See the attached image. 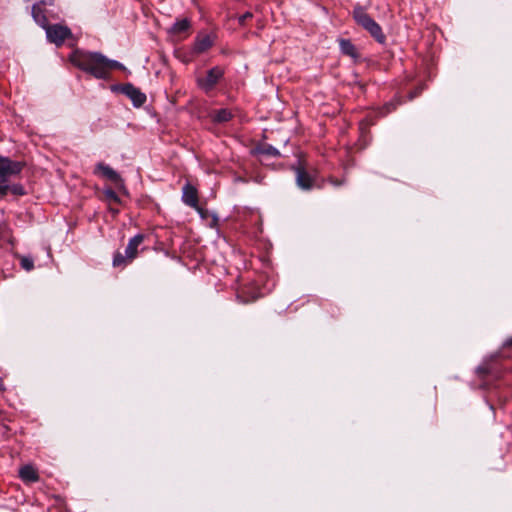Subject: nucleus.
<instances>
[{
  "label": "nucleus",
  "instance_id": "obj_1",
  "mask_svg": "<svg viewBox=\"0 0 512 512\" xmlns=\"http://www.w3.org/2000/svg\"><path fill=\"white\" fill-rule=\"evenodd\" d=\"M70 62L80 70L87 72L97 79H104V55L99 52L74 50Z\"/></svg>",
  "mask_w": 512,
  "mask_h": 512
},
{
  "label": "nucleus",
  "instance_id": "obj_2",
  "mask_svg": "<svg viewBox=\"0 0 512 512\" xmlns=\"http://www.w3.org/2000/svg\"><path fill=\"white\" fill-rule=\"evenodd\" d=\"M25 164L20 161H14L8 157L0 156V197L7 195L9 183L15 177L19 176Z\"/></svg>",
  "mask_w": 512,
  "mask_h": 512
},
{
  "label": "nucleus",
  "instance_id": "obj_3",
  "mask_svg": "<svg viewBox=\"0 0 512 512\" xmlns=\"http://www.w3.org/2000/svg\"><path fill=\"white\" fill-rule=\"evenodd\" d=\"M353 18L356 23L365 29L378 43H385L386 36L383 33L381 26L370 17L363 7L359 5L354 7Z\"/></svg>",
  "mask_w": 512,
  "mask_h": 512
},
{
  "label": "nucleus",
  "instance_id": "obj_4",
  "mask_svg": "<svg viewBox=\"0 0 512 512\" xmlns=\"http://www.w3.org/2000/svg\"><path fill=\"white\" fill-rule=\"evenodd\" d=\"M145 236L143 234H137L132 237L125 249V254L116 252L113 257L114 267H124L128 263H131L138 255V248L144 242Z\"/></svg>",
  "mask_w": 512,
  "mask_h": 512
},
{
  "label": "nucleus",
  "instance_id": "obj_5",
  "mask_svg": "<svg viewBox=\"0 0 512 512\" xmlns=\"http://www.w3.org/2000/svg\"><path fill=\"white\" fill-rule=\"evenodd\" d=\"M43 29L46 31L48 41L57 46L62 45L72 35L71 30L67 26L60 24L49 25L48 23Z\"/></svg>",
  "mask_w": 512,
  "mask_h": 512
},
{
  "label": "nucleus",
  "instance_id": "obj_6",
  "mask_svg": "<svg viewBox=\"0 0 512 512\" xmlns=\"http://www.w3.org/2000/svg\"><path fill=\"white\" fill-rule=\"evenodd\" d=\"M223 75L224 70L219 66H215L208 70L205 77L198 78V86L205 92H208L215 87V85L219 82Z\"/></svg>",
  "mask_w": 512,
  "mask_h": 512
},
{
  "label": "nucleus",
  "instance_id": "obj_7",
  "mask_svg": "<svg viewBox=\"0 0 512 512\" xmlns=\"http://www.w3.org/2000/svg\"><path fill=\"white\" fill-rule=\"evenodd\" d=\"M122 92L132 101L135 107H140L146 102V95L130 83L122 87Z\"/></svg>",
  "mask_w": 512,
  "mask_h": 512
},
{
  "label": "nucleus",
  "instance_id": "obj_8",
  "mask_svg": "<svg viewBox=\"0 0 512 512\" xmlns=\"http://www.w3.org/2000/svg\"><path fill=\"white\" fill-rule=\"evenodd\" d=\"M95 173H100L103 177L112 181L117 187L123 186V179L109 165H106L102 162L98 163L96 165Z\"/></svg>",
  "mask_w": 512,
  "mask_h": 512
},
{
  "label": "nucleus",
  "instance_id": "obj_9",
  "mask_svg": "<svg viewBox=\"0 0 512 512\" xmlns=\"http://www.w3.org/2000/svg\"><path fill=\"white\" fill-rule=\"evenodd\" d=\"M182 201L192 207L198 209V192L195 187L190 184H185L183 187Z\"/></svg>",
  "mask_w": 512,
  "mask_h": 512
},
{
  "label": "nucleus",
  "instance_id": "obj_10",
  "mask_svg": "<svg viewBox=\"0 0 512 512\" xmlns=\"http://www.w3.org/2000/svg\"><path fill=\"white\" fill-rule=\"evenodd\" d=\"M296 172V182L297 185L304 190H309L313 187L314 179L307 171L302 167H297L295 169Z\"/></svg>",
  "mask_w": 512,
  "mask_h": 512
},
{
  "label": "nucleus",
  "instance_id": "obj_11",
  "mask_svg": "<svg viewBox=\"0 0 512 512\" xmlns=\"http://www.w3.org/2000/svg\"><path fill=\"white\" fill-rule=\"evenodd\" d=\"M214 42V38L210 34L198 35L194 43V52L200 54L207 51Z\"/></svg>",
  "mask_w": 512,
  "mask_h": 512
},
{
  "label": "nucleus",
  "instance_id": "obj_12",
  "mask_svg": "<svg viewBox=\"0 0 512 512\" xmlns=\"http://www.w3.org/2000/svg\"><path fill=\"white\" fill-rule=\"evenodd\" d=\"M19 476L24 482L33 483L39 480L37 470L32 465H25L20 468Z\"/></svg>",
  "mask_w": 512,
  "mask_h": 512
},
{
  "label": "nucleus",
  "instance_id": "obj_13",
  "mask_svg": "<svg viewBox=\"0 0 512 512\" xmlns=\"http://www.w3.org/2000/svg\"><path fill=\"white\" fill-rule=\"evenodd\" d=\"M31 13H32V17H33L34 21L39 26H41L42 28L46 27V25L48 24V19L46 17L45 10L43 7H41L40 3H35L32 6Z\"/></svg>",
  "mask_w": 512,
  "mask_h": 512
},
{
  "label": "nucleus",
  "instance_id": "obj_14",
  "mask_svg": "<svg viewBox=\"0 0 512 512\" xmlns=\"http://www.w3.org/2000/svg\"><path fill=\"white\" fill-rule=\"evenodd\" d=\"M211 118L216 123H225L232 119V112L226 108L218 109L211 113Z\"/></svg>",
  "mask_w": 512,
  "mask_h": 512
},
{
  "label": "nucleus",
  "instance_id": "obj_15",
  "mask_svg": "<svg viewBox=\"0 0 512 512\" xmlns=\"http://www.w3.org/2000/svg\"><path fill=\"white\" fill-rule=\"evenodd\" d=\"M339 45H340V50L343 54L347 55V56H350L352 58H357L358 57V53H357V50H356V47L354 46V44L348 40V39H341L339 41Z\"/></svg>",
  "mask_w": 512,
  "mask_h": 512
},
{
  "label": "nucleus",
  "instance_id": "obj_16",
  "mask_svg": "<svg viewBox=\"0 0 512 512\" xmlns=\"http://www.w3.org/2000/svg\"><path fill=\"white\" fill-rule=\"evenodd\" d=\"M190 26H191L190 21L188 19H186V18L181 19V20H177L173 24V26L170 28V32L172 34L179 35L181 33H184L186 31H188Z\"/></svg>",
  "mask_w": 512,
  "mask_h": 512
},
{
  "label": "nucleus",
  "instance_id": "obj_17",
  "mask_svg": "<svg viewBox=\"0 0 512 512\" xmlns=\"http://www.w3.org/2000/svg\"><path fill=\"white\" fill-rule=\"evenodd\" d=\"M255 152L258 154L269 155V156H273V157L281 156L279 150L270 144H262V145L258 146L255 149Z\"/></svg>",
  "mask_w": 512,
  "mask_h": 512
},
{
  "label": "nucleus",
  "instance_id": "obj_18",
  "mask_svg": "<svg viewBox=\"0 0 512 512\" xmlns=\"http://www.w3.org/2000/svg\"><path fill=\"white\" fill-rule=\"evenodd\" d=\"M104 62L105 64L104 65V79H106L108 77V74H109V71L111 69H122L124 68L123 65L118 62V61H115V60H110L108 59L107 57L104 56Z\"/></svg>",
  "mask_w": 512,
  "mask_h": 512
},
{
  "label": "nucleus",
  "instance_id": "obj_19",
  "mask_svg": "<svg viewBox=\"0 0 512 512\" xmlns=\"http://www.w3.org/2000/svg\"><path fill=\"white\" fill-rule=\"evenodd\" d=\"M20 266L27 272H30L34 269V260L29 255H19Z\"/></svg>",
  "mask_w": 512,
  "mask_h": 512
},
{
  "label": "nucleus",
  "instance_id": "obj_20",
  "mask_svg": "<svg viewBox=\"0 0 512 512\" xmlns=\"http://www.w3.org/2000/svg\"><path fill=\"white\" fill-rule=\"evenodd\" d=\"M11 193L16 196H23L26 194V190L20 183H12V181L8 185L7 194Z\"/></svg>",
  "mask_w": 512,
  "mask_h": 512
},
{
  "label": "nucleus",
  "instance_id": "obj_21",
  "mask_svg": "<svg viewBox=\"0 0 512 512\" xmlns=\"http://www.w3.org/2000/svg\"><path fill=\"white\" fill-rule=\"evenodd\" d=\"M104 194H105V196H106L108 199H110V200H112V201H114V202H119V197H118V195H117V194H116V192H115V191H113L112 189H106V190L104 191Z\"/></svg>",
  "mask_w": 512,
  "mask_h": 512
},
{
  "label": "nucleus",
  "instance_id": "obj_22",
  "mask_svg": "<svg viewBox=\"0 0 512 512\" xmlns=\"http://www.w3.org/2000/svg\"><path fill=\"white\" fill-rule=\"evenodd\" d=\"M423 89L424 86L422 85L415 88L412 92L409 93V100H413L414 98L419 96L422 93Z\"/></svg>",
  "mask_w": 512,
  "mask_h": 512
},
{
  "label": "nucleus",
  "instance_id": "obj_23",
  "mask_svg": "<svg viewBox=\"0 0 512 512\" xmlns=\"http://www.w3.org/2000/svg\"><path fill=\"white\" fill-rule=\"evenodd\" d=\"M396 106H397V103H394V102H390V103H387L385 106H384V112H382L381 114L382 115H386L392 111H394L396 109Z\"/></svg>",
  "mask_w": 512,
  "mask_h": 512
},
{
  "label": "nucleus",
  "instance_id": "obj_24",
  "mask_svg": "<svg viewBox=\"0 0 512 512\" xmlns=\"http://www.w3.org/2000/svg\"><path fill=\"white\" fill-rule=\"evenodd\" d=\"M252 17V14L250 12H246L245 14L241 15L239 17V23L243 25L248 19Z\"/></svg>",
  "mask_w": 512,
  "mask_h": 512
},
{
  "label": "nucleus",
  "instance_id": "obj_25",
  "mask_svg": "<svg viewBox=\"0 0 512 512\" xmlns=\"http://www.w3.org/2000/svg\"><path fill=\"white\" fill-rule=\"evenodd\" d=\"M38 3H40L41 7L44 8V6H46V5H52L53 4V0H40Z\"/></svg>",
  "mask_w": 512,
  "mask_h": 512
},
{
  "label": "nucleus",
  "instance_id": "obj_26",
  "mask_svg": "<svg viewBox=\"0 0 512 512\" xmlns=\"http://www.w3.org/2000/svg\"><path fill=\"white\" fill-rule=\"evenodd\" d=\"M506 347H512V337L505 342Z\"/></svg>",
  "mask_w": 512,
  "mask_h": 512
},
{
  "label": "nucleus",
  "instance_id": "obj_27",
  "mask_svg": "<svg viewBox=\"0 0 512 512\" xmlns=\"http://www.w3.org/2000/svg\"><path fill=\"white\" fill-rule=\"evenodd\" d=\"M332 183H333L334 185H336V186H339V185H341V184H342V182H339V181H332Z\"/></svg>",
  "mask_w": 512,
  "mask_h": 512
},
{
  "label": "nucleus",
  "instance_id": "obj_28",
  "mask_svg": "<svg viewBox=\"0 0 512 512\" xmlns=\"http://www.w3.org/2000/svg\"><path fill=\"white\" fill-rule=\"evenodd\" d=\"M3 389H4L3 388V382H2V380H0V390H3Z\"/></svg>",
  "mask_w": 512,
  "mask_h": 512
}]
</instances>
